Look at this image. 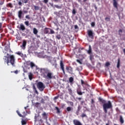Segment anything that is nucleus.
<instances>
[{
	"label": "nucleus",
	"instance_id": "43",
	"mask_svg": "<svg viewBox=\"0 0 125 125\" xmlns=\"http://www.w3.org/2000/svg\"><path fill=\"white\" fill-rule=\"evenodd\" d=\"M91 27H94L95 26V22H92L91 23Z\"/></svg>",
	"mask_w": 125,
	"mask_h": 125
},
{
	"label": "nucleus",
	"instance_id": "35",
	"mask_svg": "<svg viewBox=\"0 0 125 125\" xmlns=\"http://www.w3.org/2000/svg\"><path fill=\"white\" fill-rule=\"evenodd\" d=\"M26 124H27V122H26V121L25 120L21 121V125H26Z\"/></svg>",
	"mask_w": 125,
	"mask_h": 125
},
{
	"label": "nucleus",
	"instance_id": "61",
	"mask_svg": "<svg viewBox=\"0 0 125 125\" xmlns=\"http://www.w3.org/2000/svg\"><path fill=\"white\" fill-rule=\"evenodd\" d=\"M1 27H2V23H0V29H1Z\"/></svg>",
	"mask_w": 125,
	"mask_h": 125
},
{
	"label": "nucleus",
	"instance_id": "34",
	"mask_svg": "<svg viewBox=\"0 0 125 125\" xmlns=\"http://www.w3.org/2000/svg\"><path fill=\"white\" fill-rule=\"evenodd\" d=\"M16 54H18V55H19L20 56H23V54L21 52H18L16 53Z\"/></svg>",
	"mask_w": 125,
	"mask_h": 125
},
{
	"label": "nucleus",
	"instance_id": "9",
	"mask_svg": "<svg viewBox=\"0 0 125 125\" xmlns=\"http://www.w3.org/2000/svg\"><path fill=\"white\" fill-rule=\"evenodd\" d=\"M76 92L78 95H83L85 93L84 92H82V89L80 87L77 88Z\"/></svg>",
	"mask_w": 125,
	"mask_h": 125
},
{
	"label": "nucleus",
	"instance_id": "32",
	"mask_svg": "<svg viewBox=\"0 0 125 125\" xmlns=\"http://www.w3.org/2000/svg\"><path fill=\"white\" fill-rule=\"evenodd\" d=\"M55 7L58 8V9H61L62 8V7L61 6H59L58 5H55Z\"/></svg>",
	"mask_w": 125,
	"mask_h": 125
},
{
	"label": "nucleus",
	"instance_id": "26",
	"mask_svg": "<svg viewBox=\"0 0 125 125\" xmlns=\"http://www.w3.org/2000/svg\"><path fill=\"white\" fill-rule=\"evenodd\" d=\"M34 106L37 108H38V107H40V106H41V104L39 103H36L35 104H34Z\"/></svg>",
	"mask_w": 125,
	"mask_h": 125
},
{
	"label": "nucleus",
	"instance_id": "17",
	"mask_svg": "<svg viewBox=\"0 0 125 125\" xmlns=\"http://www.w3.org/2000/svg\"><path fill=\"white\" fill-rule=\"evenodd\" d=\"M33 89L35 93H36V94H39V92H38V90H37V88H36V86H35V85H33Z\"/></svg>",
	"mask_w": 125,
	"mask_h": 125
},
{
	"label": "nucleus",
	"instance_id": "49",
	"mask_svg": "<svg viewBox=\"0 0 125 125\" xmlns=\"http://www.w3.org/2000/svg\"><path fill=\"white\" fill-rule=\"evenodd\" d=\"M4 3V1H0V5H2Z\"/></svg>",
	"mask_w": 125,
	"mask_h": 125
},
{
	"label": "nucleus",
	"instance_id": "21",
	"mask_svg": "<svg viewBox=\"0 0 125 125\" xmlns=\"http://www.w3.org/2000/svg\"><path fill=\"white\" fill-rule=\"evenodd\" d=\"M120 122L121 124H124L125 123V121H124V119L123 118V116L122 115L120 116Z\"/></svg>",
	"mask_w": 125,
	"mask_h": 125
},
{
	"label": "nucleus",
	"instance_id": "1",
	"mask_svg": "<svg viewBox=\"0 0 125 125\" xmlns=\"http://www.w3.org/2000/svg\"><path fill=\"white\" fill-rule=\"evenodd\" d=\"M41 73L43 76V78L47 79V80H52V79L55 78V76L53 75V73L50 72L47 68L41 69Z\"/></svg>",
	"mask_w": 125,
	"mask_h": 125
},
{
	"label": "nucleus",
	"instance_id": "30",
	"mask_svg": "<svg viewBox=\"0 0 125 125\" xmlns=\"http://www.w3.org/2000/svg\"><path fill=\"white\" fill-rule=\"evenodd\" d=\"M89 55L90 60H91V61L92 59H93V57H94V56L93 55V54H89Z\"/></svg>",
	"mask_w": 125,
	"mask_h": 125
},
{
	"label": "nucleus",
	"instance_id": "48",
	"mask_svg": "<svg viewBox=\"0 0 125 125\" xmlns=\"http://www.w3.org/2000/svg\"><path fill=\"white\" fill-rule=\"evenodd\" d=\"M18 5H20V6H22V2H21V1H19Z\"/></svg>",
	"mask_w": 125,
	"mask_h": 125
},
{
	"label": "nucleus",
	"instance_id": "54",
	"mask_svg": "<svg viewBox=\"0 0 125 125\" xmlns=\"http://www.w3.org/2000/svg\"><path fill=\"white\" fill-rule=\"evenodd\" d=\"M41 103H44V100H43V99H42L41 100Z\"/></svg>",
	"mask_w": 125,
	"mask_h": 125
},
{
	"label": "nucleus",
	"instance_id": "33",
	"mask_svg": "<svg viewBox=\"0 0 125 125\" xmlns=\"http://www.w3.org/2000/svg\"><path fill=\"white\" fill-rule=\"evenodd\" d=\"M104 20H105V21H107V22L110 21V16H109V17L105 18Z\"/></svg>",
	"mask_w": 125,
	"mask_h": 125
},
{
	"label": "nucleus",
	"instance_id": "58",
	"mask_svg": "<svg viewBox=\"0 0 125 125\" xmlns=\"http://www.w3.org/2000/svg\"><path fill=\"white\" fill-rule=\"evenodd\" d=\"M76 99H78L79 101H81L82 98H76Z\"/></svg>",
	"mask_w": 125,
	"mask_h": 125
},
{
	"label": "nucleus",
	"instance_id": "55",
	"mask_svg": "<svg viewBox=\"0 0 125 125\" xmlns=\"http://www.w3.org/2000/svg\"><path fill=\"white\" fill-rule=\"evenodd\" d=\"M43 2H44V3H47L48 0H43Z\"/></svg>",
	"mask_w": 125,
	"mask_h": 125
},
{
	"label": "nucleus",
	"instance_id": "38",
	"mask_svg": "<svg viewBox=\"0 0 125 125\" xmlns=\"http://www.w3.org/2000/svg\"><path fill=\"white\" fill-rule=\"evenodd\" d=\"M81 117L82 118H85L87 117L86 114H84V113H82L81 115Z\"/></svg>",
	"mask_w": 125,
	"mask_h": 125
},
{
	"label": "nucleus",
	"instance_id": "47",
	"mask_svg": "<svg viewBox=\"0 0 125 125\" xmlns=\"http://www.w3.org/2000/svg\"><path fill=\"white\" fill-rule=\"evenodd\" d=\"M22 2H23V3H27L28 2V0H22Z\"/></svg>",
	"mask_w": 125,
	"mask_h": 125
},
{
	"label": "nucleus",
	"instance_id": "18",
	"mask_svg": "<svg viewBox=\"0 0 125 125\" xmlns=\"http://www.w3.org/2000/svg\"><path fill=\"white\" fill-rule=\"evenodd\" d=\"M29 64H30V67L31 68V69H34V67H36V64L32 62H31L29 63Z\"/></svg>",
	"mask_w": 125,
	"mask_h": 125
},
{
	"label": "nucleus",
	"instance_id": "36",
	"mask_svg": "<svg viewBox=\"0 0 125 125\" xmlns=\"http://www.w3.org/2000/svg\"><path fill=\"white\" fill-rule=\"evenodd\" d=\"M26 19H28V20H30L31 19V18L30 17V15H27L25 16Z\"/></svg>",
	"mask_w": 125,
	"mask_h": 125
},
{
	"label": "nucleus",
	"instance_id": "44",
	"mask_svg": "<svg viewBox=\"0 0 125 125\" xmlns=\"http://www.w3.org/2000/svg\"><path fill=\"white\" fill-rule=\"evenodd\" d=\"M68 91L69 92V94H72L73 93V91H72L71 88L68 89Z\"/></svg>",
	"mask_w": 125,
	"mask_h": 125
},
{
	"label": "nucleus",
	"instance_id": "42",
	"mask_svg": "<svg viewBox=\"0 0 125 125\" xmlns=\"http://www.w3.org/2000/svg\"><path fill=\"white\" fill-rule=\"evenodd\" d=\"M110 62H108L105 63L106 67H109V66H110Z\"/></svg>",
	"mask_w": 125,
	"mask_h": 125
},
{
	"label": "nucleus",
	"instance_id": "24",
	"mask_svg": "<svg viewBox=\"0 0 125 125\" xmlns=\"http://www.w3.org/2000/svg\"><path fill=\"white\" fill-rule=\"evenodd\" d=\"M55 110H56L57 111V114H60V109H59V107L57 106H55Z\"/></svg>",
	"mask_w": 125,
	"mask_h": 125
},
{
	"label": "nucleus",
	"instance_id": "53",
	"mask_svg": "<svg viewBox=\"0 0 125 125\" xmlns=\"http://www.w3.org/2000/svg\"><path fill=\"white\" fill-rule=\"evenodd\" d=\"M91 104H93L94 103V100H93V99H92L91 100Z\"/></svg>",
	"mask_w": 125,
	"mask_h": 125
},
{
	"label": "nucleus",
	"instance_id": "28",
	"mask_svg": "<svg viewBox=\"0 0 125 125\" xmlns=\"http://www.w3.org/2000/svg\"><path fill=\"white\" fill-rule=\"evenodd\" d=\"M69 82L71 83H73V82H74V78L72 77H70L69 79Z\"/></svg>",
	"mask_w": 125,
	"mask_h": 125
},
{
	"label": "nucleus",
	"instance_id": "56",
	"mask_svg": "<svg viewBox=\"0 0 125 125\" xmlns=\"http://www.w3.org/2000/svg\"><path fill=\"white\" fill-rule=\"evenodd\" d=\"M74 28H75V29H78V28H79V26H78L77 25H75L74 26Z\"/></svg>",
	"mask_w": 125,
	"mask_h": 125
},
{
	"label": "nucleus",
	"instance_id": "50",
	"mask_svg": "<svg viewBox=\"0 0 125 125\" xmlns=\"http://www.w3.org/2000/svg\"><path fill=\"white\" fill-rule=\"evenodd\" d=\"M76 61L78 63H79V64H82V62H81L80 60H77Z\"/></svg>",
	"mask_w": 125,
	"mask_h": 125
},
{
	"label": "nucleus",
	"instance_id": "29",
	"mask_svg": "<svg viewBox=\"0 0 125 125\" xmlns=\"http://www.w3.org/2000/svg\"><path fill=\"white\" fill-rule=\"evenodd\" d=\"M66 110L67 112H70V111H72V110H73V108L70 106H68L66 108Z\"/></svg>",
	"mask_w": 125,
	"mask_h": 125
},
{
	"label": "nucleus",
	"instance_id": "5",
	"mask_svg": "<svg viewBox=\"0 0 125 125\" xmlns=\"http://www.w3.org/2000/svg\"><path fill=\"white\" fill-rule=\"evenodd\" d=\"M65 69L69 74H70L71 75H74V70L73 69L72 67L70 66H66Z\"/></svg>",
	"mask_w": 125,
	"mask_h": 125
},
{
	"label": "nucleus",
	"instance_id": "12",
	"mask_svg": "<svg viewBox=\"0 0 125 125\" xmlns=\"http://www.w3.org/2000/svg\"><path fill=\"white\" fill-rule=\"evenodd\" d=\"M81 84H82V86H83V84L84 85H87V86H89V85H88V84H87V82L83 81V79L81 80Z\"/></svg>",
	"mask_w": 125,
	"mask_h": 125
},
{
	"label": "nucleus",
	"instance_id": "52",
	"mask_svg": "<svg viewBox=\"0 0 125 125\" xmlns=\"http://www.w3.org/2000/svg\"><path fill=\"white\" fill-rule=\"evenodd\" d=\"M59 98V96H56L54 98V100H56L57 99H58Z\"/></svg>",
	"mask_w": 125,
	"mask_h": 125
},
{
	"label": "nucleus",
	"instance_id": "45",
	"mask_svg": "<svg viewBox=\"0 0 125 125\" xmlns=\"http://www.w3.org/2000/svg\"><path fill=\"white\" fill-rule=\"evenodd\" d=\"M76 13H77V12L75 9H73L72 10V14H73V15H75Z\"/></svg>",
	"mask_w": 125,
	"mask_h": 125
},
{
	"label": "nucleus",
	"instance_id": "8",
	"mask_svg": "<svg viewBox=\"0 0 125 125\" xmlns=\"http://www.w3.org/2000/svg\"><path fill=\"white\" fill-rule=\"evenodd\" d=\"M60 67H61V70H62L64 75H65V69L64 68V63H63V61L61 60L60 61Z\"/></svg>",
	"mask_w": 125,
	"mask_h": 125
},
{
	"label": "nucleus",
	"instance_id": "23",
	"mask_svg": "<svg viewBox=\"0 0 125 125\" xmlns=\"http://www.w3.org/2000/svg\"><path fill=\"white\" fill-rule=\"evenodd\" d=\"M41 119V117H40V116H35V122H41V119Z\"/></svg>",
	"mask_w": 125,
	"mask_h": 125
},
{
	"label": "nucleus",
	"instance_id": "60",
	"mask_svg": "<svg viewBox=\"0 0 125 125\" xmlns=\"http://www.w3.org/2000/svg\"><path fill=\"white\" fill-rule=\"evenodd\" d=\"M119 35H121V34H120V33H123V30H122V29H120V30H119Z\"/></svg>",
	"mask_w": 125,
	"mask_h": 125
},
{
	"label": "nucleus",
	"instance_id": "40",
	"mask_svg": "<svg viewBox=\"0 0 125 125\" xmlns=\"http://www.w3.org/2000/svg\"><path fill=\"white\" fill-rule=\"evenodd\" d=\"M24 24L25 25H26V26H28L30 24H29V21H26L24 22Z\"/></svg>",
	"mask_w": 125,
	"mask_h": 125
},
{
	"label": "nucleus",
	"instance_id": "31",
	"mask_svg": "<svg viewBox=\"0 0 125 125\" xmlns=\"http://www.w3.org/2000/svg\"><path fill=\"white\" fill-rule=\"evenodd\" d=\"M35 10H40V7L39 6H34Z\"/></svg>",
	"mask_w": 125,
	"mask_h": 125
},
{
	"label": "nucleus",
	"instance_id": "37",
	"mask_svg": "<svg viewBox=\"0 0 125 125\" xmlns=\"http://www.w3.org/2000/svg\"><path fill=\"white\" fill-rule=\"evenodd\" d=\"M17 113L18 114V115H19V116L20 117H21V118H22L23 117V116L21 115V114H20V112H19V111L17 110Z\"/></svg>",
	"mask_w": 125,
	"mask_h": 125
},
{
	"label": "nucleus",
	"instance_id": "59",
	"mask_svg": "<svg viewBox=\"0 0 125 125\" xmlns=\"http://www.w3.org/2000/svg\"><path fill=\"white\" fill-rule=\"evenodd\" d=\"M42 115L43 117H45V116H46V113H45V112H44Z\"/></svg>",
	"mask_w": 125,
	"mask_h": 125
},
{
	"label": "nucleus",
	"instance_id": "3",
	"mask_svg": "<svg viewBox=\"0 0 125 125\" xmlns=\"http://www.w3.org/2000/svg\"><path fill=\"white\" fill-rule=\"evenodd\" d=\"M3 60L5 64L6 63L8 66H9V63H10L12 66H14V64L15 63V57L13 55H9L8 56H5Z\"/></svg>",
	"mask_w": 125,
	"mask_h": 125
},
{
	"label": "nucleus",
	"instance_id": "64",
	"mask_svg": "<svg viewBox=\"0 0 125 125\" xmlns=\"http://www.w3.org/2000/svg\"><path fill=\"white\" fill-rule=\"evenodd\" d=\"M87 0H83V2H85Z\"/></svg>",
	"mask_w": 125,
	"mask_h": 125
},
{
	"label": "nucleus",
	"instance_id": "6",
	"mask_svg": "<svg viewBox=\"0 0 125 125\" xmlns=\"http://www.w3.org/2000/svg\"><path fill=\"white\" fill-rule=\"evenodd\" d=\"M18 16L19 19H22V18L24 17V13H23V11L21 10H19L18 12Z\"/></svg>",
	"mask_w": 125,
	"mask_h": 125
},
{
	"label": "nucleus",
	"instance_id": "10",
	"mask_svg": "<svg viewBox=\"0 0 125 125\" xmlns=\"http://www.w3.org/2000/svg\"><path fill=\"white\" fill-rule=\"evenodd\" d=\"M26 45H27V41L26 40H23L22 44L21 45V47L22 49H25L26 48Z\"/></svg>",
	"mask_w": 125,
	"mask_h": 125
},
{
	"label": "nucleus",
	"instance_id": "57",
	"mask_svg": "<svg viewBox=\"0 0 125 125\" xmlns=\"http://www.w3.org/2000/svg\"><path fill=\"white\" fill-rule=\"evenodd\" d=\"M13 73H14L15 74H18V70H15L13 72Z\"/></svg>",
	"mask_w": 125,
	"mask_h": 125
},
{
	"label": "nucleus",
	"instance_id": "22",
	"mask_svg": "<svg viewBox=\"0 0 125 125\" xmlns=\"http://www.w3.org/2000/svg\"><path fill=\"white\" fill-rule=\"evenodd\" d=\"M38 33H39L38 29H37V28H33V34H34V35H37Z\"/></svg>",
	"mask_w": 125,
	"mask_h": 125
},
{
	"label": "nucleus",
	"instance_id": "19",
	"mask_svg": "<svg viewBox=\"0 0 125 125\" xmlns=\"http://www.w3.org/2000/svg\"><path fill=\"white\" fill-rule=\"evenodd\" d=\"M28 78L30 81H32L33 80V73L32 72H29L28 73Z\"/></svg>",
	"mask_w": 125,
	"mask_h": 125
},
{
	"label": "nucleus",
	"instance_id": "11",
	"mask_svg": "<svg viewBox=\"0 0 125 125\" xmlns=\"http://www.w3.org/2000/svg\"><path fill=\"white\" fill-rule=\"evenodd\" d=\"M73 122L74 125H83V124H81V122L76 119L74 120L73 121Z\"/></svg>",
	"mask_w": 125,
	"mask_h": 125
},
{
	"label": "nucleus",
	"instance_id": "51",
	"mask_svg": "<svg viewBox=\"0 0 125 125\" xmlns=\"http://www.w3.org/2000/svg\"><path fill=\"white\" fill-rule=\"evenodd\" d=\"M84 103H85L84 101H81V105H83V104H84Z\"/></svg>",
	"mask_w": 125,
	"mask_h": 125
},
{
	"label": "nucleus",
	"instance_id": "14",
	"mask_svg": "<svg viewBox=\"0 0 125 125\" xmlns=\"http://www.w3.org/2000/svg\"><path fill=\"white\" fill-rule=\"evenodd\" d=\"M20 29L21 30V31H25L26 30V27H25V25L23 23L20 24Z\"/></svg>",
	"mask_w": 125,
	"mask_h": 125
},
{
	"label": "nucleus",
	"instance_id": "15",
	"mask_svg": "<svg viewBox=\"0 0 125 125\" xmlns=\"http://www.w3.org/2000/svg\"><path fill=\"white\" fill-rule=\"evenodd\" d=\"M88 54H92V49H91V46L89 45V49L87 51Z\"/></svg>",
	"mask_w": 125,
	"mask_h": 125
},
{
	"label": "nucleus",
	"instance_id": "63",
	"mask_svg": "<svg viewBox=\"0 0 125 125\" xmlns=\"http://www.w3.org/2000/svg\"><path fill=\"white\" fill-rule=\"evenodd\" d=\"M28 107H29V106H25V107H24V109H25V110H26L27 109V108H28Z\"/></svg>",
	"mask_w": 125,
	"mask_h": 125
},
{
	"label": "nucleus",
	"instance_id": "16",
	"mask_svg": "<svg viewBox=\"0 0 125 125\" xmlns=\"http://www.w3.org/2000/svg\"><path fill=\"white\" fill-rule=\"evenodd\" d=\"M7 7H10V8H13L14 6L12 3H8L6 5Z\"/></svg>",
	"mask_w": 125,
	"mask_h": 125
},
{
	"label": "nucleus",
	"instance_id": "62",
	"mask_svg": "<svg viewBox=\"0 0 125 125\" xmlns=\"http://www.w3.org/2000/svg\"><path fill=\"white\" fill-rule=\"evenodd\" d=\"M23 13H26V14H27V13H28V11L25 10V11H23Z\"/></svg>",
	"mask_w": 125,
	"mask_h": 125
},
{
	"label": "nucleus",
	"instance_id": "25",
	"mask_svg": "<svg viewBox=\"0 0 125 125\" xmlns=\"http://www.w3.org/2000/svg\"><path fill=\"white\" fill-rule=\"evenodd\" d=\"M81 109H82V106H81V105H79L78 106L77 113H80V111H81Z\"/></svg>",
	"mask_w": 125,
	"mask_h": 125
},
{
	"label": "nucleus",
	"instance_id": "2",
	"mask_svg": "<svg viewBox=\"0 0 125 125\" xmlns=\"http://www.w3.org/2000/svg\"><path fill=\"white\" fill-rule=\"evenodd\" d=\"M98 100L99 102H101L103 104V110L105 114H107L108 112V109H111L112 108V103L111 101H108L107 103H106V101L105 100H103V99L101 98V97H99L98 98Z\"/></svg>",
	"mask_w": 125,
	"mask_h": 125
},
{
	"label": "nucleus",
	"instance_id": "20",
	"mask_svg": "<svg viewBox=\"0 0 125 125\" xmlns=\"http://www.w3.org/2000/svg\"><path fill=\"white\" fill-rule=\"evenodd\" d=\"M50 28H45L44 30V33L45 34H49V31H50Z\"/></svg>",
	"mask_w": 125,
	"mask_h": 125
},
{
	"label": "nucleus",
	"instance_id": "7",
	"mask_svg": "<svg viewBox=\"0 0 125 125\" xmlns=\"http://www.w3.org/2000/svg\"><path fill=\"white\" fill-rule=\"evenodd\" d=\"M87 33L89 38H90V39H93L94 38V36L93 35L94 33H93L92 30H88Z\"/></svg>",
	"mask_w": 125,
	"mask_h": 125
},
{
	"label": "nucleus",
	"instance_id": "27",
	"mask_svg": "<svg viewBox=\"0 0 125 125\" xmlns=\"http://www.w3.org/2000/svg\"><path fill=\"white\" fill-rule=\"evenodd\" d=\"M121 63V61L120 60V59H118V62L117 65V68H120V64Z\"/></svg>",
	"mask_w": 125,
	"mask_h": 125
},
{
	"label": "nucleus",
	"instance_id": "46",
	"mask_svg": "<svg viewBox=\"0 0 125 125\" xmlns=\"http://www.w3.org/2000/svg\"><path fill=\"white\" fill-rule=\"evenodd\" d=\"M56 39H57L58 40H60V39H61V36H60V35H57L56 37Z\"/></svg>",
	"mask_w": 125,
	"mask_h": 125
},
{
	"label": "nucleus",
	"instance_id": "41",
	"mask_svg": "<svg viewBox=\"0 0 125 125\" xmlns=\"http://www.w3.org/2000/svg\"><path fill=\"white\" fill-rule=\"evenodd\" d=\"M50 33H49V34H55V32H54V31H53V30L51 29L50 28Z\"/></svg>",
	"mask_w": 125,
	"mask_h": 125
},
{
	"label": "nucleus",
	"instance_id": "4",
	"mask_svg": "<svg viewBox=\"0 0 125 125\" xmlns=\"http://www.w3.org/2000/svg\"><path fill=\"white\" fill-rule=\"evenodd\" d=\"M37 86L40 91H43V90H44V88H45V86H44L43 83L41 82H38L37 83Z\"/></svg>",
	"mask_w": 125,
	"mask_h": 125
},
{
	"label": "nucleus",
	"instance_id": "39",
	"mask_svg": "<svg viewBox=\"0 0 125 125\" xmlns=\"http://www.w3.org/2000/svg\"><path fill=\"white\" fill-rule=\"evenodd\" d=\"M67 103H69L70 106H74V103H73V102L68 101Z\"/></svg>",
	"mask_w": 125,
	"mask_h": 125
},
{
	"label": "nucleus",
	"instance_id": "13",
	"mask_svg": "<svg viewBox=\"0 0 125 125\" xmlns=\"http://www.w3.org/2000/svg\"><path fill=\"white\" fill-rule=\"evenodd\" d=\"M113 1L114 7L116 8V9H118V2H117L116 0H113Z\"/></svg>",
	"mask_w": 125,
	"mask_h": 125
}]
</instances>
